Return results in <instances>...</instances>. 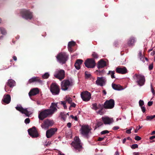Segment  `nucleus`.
I'll list each match as a JSON object with an SVG mask.
<instances>
[{"instance_id": "nucleus-1", "label": "nucleus", "mask_w": 155, "mask_h": 155, "mask_svg": "<svg viewBox=\"0 0 155 155\" xmlns=\"http://www.w3.org/2000/svg\"><path fill=\"white\" fill-rule=\"evenodd\" d=\"M71 145L73 147V149L76 152H81L83 149L80 140L78 137H74V141L72 142Z\"/></svg>"}, {"instance_id": "nucleus-2", "label": "nucleus", "mask_w": 155, "mask_h": 155, "mask_svg": "<svg viewBox=\"0 0 155 155\" xmlns=\"http://www.w3.org/2000/svg\"><path fill=\"white\" fill-rule=\"evenodd\" d=\"M133 78L138 85L141 86L144 84L145 79L143 75L136 74L134 75Z\"/></svg>"}, {"instance_id": "nucleus-3", "label": "nucleus", "mask_w": 155, "mask_h": 155, "mask_svg": "<svg viewBox=\"0 0 155 155\" xmlns=\"http://www.w3.org/2000/svg\"><path fill=\"white\" fill-rule=\"evenodd\" d=\"M56 58L60 63L64 64L68 59V56L65 52H61L58 54Z\"/></svg>"}, {"instance_id": "nucleus-4", "label": "nucleus", "mask_w": 155, "mask_h": 155, "mask_svg": "<svg viewBox=\"0 0 155 155\" xmlns=\"http://www.w3.org/2000/svg\"><path fill=\"white\" fill-rule=\"evenodd\" d=\"M51 116L49 110L47 109H45L40 112L38 114V117L40 120H42L45 118Z\"/></svg>"}, {"instance_id": "nucleus-5", "label": "nucleus", "mask_w": 155, "mask_h": 155, "mask_svg": "<svg viewBox=\"0 0 155 155\" xmlns=\"http://www.w3.org/2000/svg\"><path fill=\"white\" fill-rule=\"evenodd\" d=\"M91 128L88 125H83L80 130L81 134L87 137H88V134L91 132Z\"/></svg>"}, {"instance_id": "nucleus-6", "label": "nucleus", "mask_w": 155, "mask_h": 155, "mask_svg": "<svg viewBox=\"0 0 155 155\" xmlns=\"http://www.w3.org/2000/svg\"><path fill=\"white\" fill-rule=\"evenodd\" d=\"M20 13L22 17L26 19L31 20L33 18L32 13L29 10H23Z\"/></svg>"}, {"instance_id": "nucleus-7", "label": "nucleus", "mask_w": 155, "mask_h": 155, "mask_svg": "<svg viewBox=\"0 0 155 155\" xmlns=\"http://www.w3.org/2000/svg\"><path fill=\"white\" fill-rule=\"evenodd\" d=\"M54 76L60 80L64 79L65 77V71L62 69H57L54 74Z\"/></svg>"}, {"instance_id": "nucleus-8", "label": "nucleus", "mask_w": 155, "mask_h": 155, "mask_svg": "<svg viewBox=\"0 0 155 155\" xmlns=\"http://www.w3.org/2000/svg\"><path fill=\"white\" fill-rule=\"evenodd\" d=\"M72 85V82L71 81H70L68 80H64L61 82V89L62 90L65 91Z\"/></svg>"}, {"instance_id": "nucleus-9", "label": "nucleus", "mask_w": 155, "mask_h": 155, "mask_svg": "<svg viewBox=\"0 0 155 155\" xmlns=\"http://www.w3.org/2000/svg\"><path fill=\"white\" fill-rule=\"evenodd\" d=\"M50 91L54 95H58L60 92L59 86L55 83H52L50 86Z\"/></svg>"}, {"instance_id": "nucleus-10", "label": "nucleus", "mask_w": 155, "mask_h": 155, "mask_svg": "<svg viewBox=\"0 0 155 155\" xmlns=\"http://www.w3.org/2000/svg\"><path fill=\"white\" fill-rule=\"evenodd\" d=\"M114 101L111 99L106 101L103 104V107L105 109H111L114 107Z\"/></svg>"}, {"instance_id": "nucleus-11", "label": "nucleus", "mask_w": 155, "mask_h": 155, "mask_svg": "<svg viewBox=\"0 0 155 155\" xmlns=\"http://www.w3.org/2000/svg\"><path fill=\"white\" fill-rule=\"evenodd\" d=\"M81 97L82 100L84 101H89L91 98V94L88 91H83L81 93Z\"/></svg>"}, {"instance_id": "nucleus-12", "label": "nucleus", "mask_w": 155, "mask_h": 155, "mask_svg": "<svg viewBox=\"0 0 155 155\" xmlns=\"http://www.w3.org/2000/svg\"><path fill=\"white\" fill-rule=\"evenodd\" d=\"M84 64L88 68H93L95 66L96 63L94 59L88 58L85 61Z\"/></svg>"}, {"instance_id": "nucleus-13", "label": "nucleus", "mask_w": 155, "mask_h": 155, "mask_svg": "<svg viewBox=\"0 0 155 155\" xmlns=\"http://www.w3.org/2000/svg\"><path fill=\"white\" fill-rule=\"evenodd\" d=\"M15 108L17 110L20 112L22 114H25L27 116H29L31 114L30 111H28V108L24 109L20 105H18L15 107Z\"/></svg>"}, {"instance_id": "nucleus-14", "label": "nucleus", "mask_w": 155, "mask_h": 155, "mask_svg": "<svg viewBox=\"0 0 155 155\" xmlns=\"http://www.w3.org/2000/svg\"><path fill=\"white\" fill-rule=\"evenodd\" d=\"M54 122L52 120L47 119L44 121L43 123L41 124V126L42 128L47 129L49 127L52 126Z\"/></svg>"}, {"instance_id": "nucleus-15", "label": "nucleus", "mask_w": 155, "mask_h": 155, "mask_svg": "<svg viewBox=\"0 0 155 155\" xmlns=\"http://www.w3.org/2000/svg\"><path fill=\"white\" fill-rule=\"evenodd\" d=\"M28 133L29 135L32 138L37 137L38 136V134L35 127L28 130Z\"/></svg>"}, {"instance_id": "nucleus-16", "label": "nucleus", "mask_w": 155, "mask_h": 155, "mask_svg": "<svg viewBox=\"0 0 155 155\" xmlns=\"http://www.w3.org/2000/svg\"><path fill=\"white\" fill-rule=\"evenodd\" d=\"M57 129L56 128H51L46 132V135L47 138H50L57 132Z\"/></svg>"}, {"instance_id": "nucleus-17", "label": "nucleus", "mask_w": 155, "mask_h": 155, "mask_svg": "<svg viewBox=\"0 0 155 155\" xmlns=\"http://www.w3.org/2000/svg\"><path fill=\"white\" fill-rule=\"evenodd\" d=\"M116 71L117 73L121 74H124L127 72V70L126 68L123 66L117 67Z\"/></svg>"}, {"instance_id": "nucleus-18", "label": "nucleus", "mask_w": 155, "mask_h": 155, "mask_svg": "<svg viewBox=\"0 0 155 155\" xmlns=\"http://www.w3.org/2000/svg\"><path fill=\"white\" fill-rule=\"evenodd\" d=\"M106 81V78L104 77H97L96 81V84L97 85L102 86Z\"/></svg>"}, {"instance_id": "nucleus-19", "label": "nucleus", "mask_w": 155, "mask_h": 155, "mask_svg": "<svg viewBox=\"0 0 155 155\" xmlns=\"http://www.w3.org/2000/svg\"><path fill=\"white\" fill-rule=\"evenodd\" d=\"M102 120L105 124H110L113 122V119L108 117H104L101 118Z\"/></svg>"}, {"instance_id": "nucleus-20", "label": "nucleus", "mask_w": 155, "mask_h": 155, "mask_svg": "<svg viewBox=\"0 0 155 155\" xmlns=\"http://www.w3.org/2000/svg\"><path fill=\"white\" fill-rule=\"evenodd\" d=\"M57 106V103H52L50 107V109H47L49 110L51 115L55 111L57 110V109L56 108Z\"/></svg>"}, {"instance_id": "nucleus-21", "label": "nucleus", "mask_w": 155, "mask_h": 155, "mask_svg": "<svg viewBox=\"0 0 155 155\" xmlns=\"http://www.w3.org/2000/svg\"><path fill=\"white\" fill-rule=\"evenodd\" d=\"M39 90L38 88H35L31 89L28 93L29 96L30 97L33 96L39 93Z\"/></svg>"}, {"instance_id": "nucleus-22", "label": "nucleus", "mask_w": 155, "mask_h": 155, "mask_svg": "<svg viewBox=\"0 0 155 155\" xmlns=\"http://www.w3.org/2000/svg\"><path fill=\"white\" fill-rule=\"evenodd\" d=\"M11 100V97L9 94L4 95L2 100V101L6 104H8Z\"/></svg>"}, {"instance_id": "nucleus-23", "label": "nucleus", "mask_w": 155, "mask_h": 155, "mask_svg": "<svg viewBox=\"0 0 155 155\" xmlns=\"http://www.w3.org/2000/svg\"><path fill=\"white\" fill-rule=\"evenodd\" d=\"M35 82L41 83L42 81L38 77H33L29 80L28 83L31 84Z\"/></svg>"}, {"instance_id": "nucleus-24", "label": "nucleus", "mask_w": 155, "mask_h": 155, "mask_svg": "<svg viewBox=\"0 0 155 155\" xmlns=\"http://www.w3.org/2000/svg\"><path fill=\"white\" fill-rule=\"evenodd\" d=\"M135 42V38L134 37H131L129 39L127 44L129 46H133Z\"/></svg>"}, {"instance_id": "nucleus-25", "label": "nucleus", "mask_w": 155, "mask_h": 155, "mask_svg": "<svg viewBox=\"0 0 155 155\" xmlns=\"http://www.w3.org/2000/svg\"><path fill=\"white\" fill-rule=\"evenodd\" d=\"M83 61L81 59H78L74 64L75 68L77 70H79L81 68L80 66L82 64Z\"/></svg>"}, {"instance_id": "nucleus-26", "label": "nucleus", "mask_w": 155, "mask_h": 155, "mask_svg": "<svg viewBox=\"0 0 155 155\" xmlns=\"http://www.w3.org/2000/svg\"><path fill=\"white\" fill-rule=\"evenodd\" d=\"M15 82L12 79H9L8 80L7 83V85L10 87H12L15 85Z\"/></svg>"}, {"instance_id": "nucleus-27", "label": "nucleus", "mask_w": 155, "mask_h": 155, "mask_svg": "<svg viewBox=\"0 0 155 155\" xmlns=\"http://www.w3.org/2000/svg\"><path fill=\"white\" fill-rule=\"evenodd\" d=\"M112 86L113 89L119 91L123 89V87L119 84H116L113 83Z\"/></svg>"}, {"instance_id": "nucleus-28", "label": "nucleus", "mask_w": 155, "mask_h": 155, "mask_svg": "<svg viewBox=\"0 0 155 155\" xmlns=\"http://www.w3.org/2000/svg\"><path fill=\"white\" fill-rule=\"evenodd\" d=\"M106 66V62L104 61L101 60L98 62L97 67L98 68H102Z\"/></svg>"}, {"instance_id": "nucleus-29", "label": "nucleus", "mask_w": 155, "mask_h": 155, "mask_svg": "<svg viewBox=\"0 0 155 155\" xmlns=\"http://www.w3.org/2000/svg\"><path fill=\"white\" fill-rule=\"evenodd\" d=\"M75 43L73 41H70L68 43V48L69 50H70V48H71L72 46H74Z\"/></svg>"}, {"instance_id": "nucleus-30", "label": "nucleus", "mask_w": 155, "mask_h": 155, "mask_svg": "<svg viewBox=\"0 0 155 155\" xmlns=\"http://www.w3.org/2000/svg\"><path fill=\"white\" fill-rule=\"evenodd\" d=\"M60 117L64 121H65L67 116L66 115L64 114V112H61L60 113Z\"/></svg>"}, {"instance_id": "nucleus-31", "label": "nucleus", "mask_w": 155, "mask_h": 155, "mask_svg": "<svg viewBox=\"0 0 155 155\" xmlns=\"http://www.w3.org/2000/svg\"><path fill=\"white\" fill-rule=\"evenodd\" d=\"M115 71H110L107 73L108 75H110L112 78H114L115 77L114 76Z\"/></svg>"}, {"instance_id": "nucleus-32", "label": "nucleus", "mask_w": 155, "mask_h": 155, "mask_svg": "<svg viewBox=\"0 0 155 155\" xmlns=\"http://www.w3.org/2000/svg\"><path fill=\"white\" fill-rule=\"evenodd\" d=\"M65 101H66V102H67L69 104L71 103V102L72 101V99L69 97L66 96L65 98Z\"/></svg>"}, {"instance_id": "nucleus-33", "label": "nucleus", "mask_w": 155, "mask_h": 155, "mask_svg": "<svg viewBox=\"0 0 155 155\" xmlns=\"http://www.w3.org/2000/svg\"><path fill=\"white\" fill-rule=\"evenodd\" d=\"M0 31L1 32V33L3 35H6L7 33L5 29V28H4L3 27H0Z\"/></svg>"}, {"instance_id": "nucleus-34", "label": "nucleus", "mask_w": 155, "mask_h": 155, "mask_svg": "<svg viewBox=\"0 0 155 155\" xmlns=\"http://www.w3.org/2000/svg\"><path fill=\"white\" fill-rule=\"evenodd\" d=\"M49 76V74L48 73H45L42 76V77L43 79H46L48 78Z\"/></svg>"}, {"instance_id": "nucleus-35", "label": "nucleus", "mask_w": 155, "mask_h": 155, "mask_svg": "<svg viewBox=\"0 0 155 155\" xmlns=\"http://www.w3.org/2000/svg\"><path fill=\"white\" fill-rule=\"evenodd\" d=\"M92 109L95 110H97V105L96 103L93 104H92Z\"/></svg>"}, {"instance_id": "nucleus-36", "label": "nucleus", "mask_w": 155, "mask_h": 155, "mask_svg": "<svg viewBox=\"0 0 155 155\" xmlns=\"http://www.w3.org/2000/svg\"><path fill=\"white\" fill-rule=\"evenodd\" d=\"M85 74L86 78H89L91 76V74L87 71L85 72Z\"/></svg>"}, {"instance_id": "nucleus-37", "label": "nucleus", "mask_w": 155, "mask_h": 155, "mask_svg": "<svg viewBox=\"0 0 155 155\" xmlns=\"http://www.w3.org/2000/svg\"><path fill=\"white\" fill-rule=\"evenodd\" d=\"M103 109H100L97 112V113L101 115H103L104 113V112L103 110Z\"/></svg>"}, {"instance_id": "nucleus-38", "label": "nucleus", "mask_w": 155, "mask_h": 155, "mask_svg": "<svg viewBox=\"0 0 155 155\" xmlns=\"http://www.w3.org/2000/svg\"><path fill=\"white\" fill-rule=\"evenodd\" d=\"M66 101H61L60 104L61 105H62L64 107V109H67V106L66 105Z\"/></svg>"}, {"instance_id": "nucleus-39", "label": "nucleus", "mask_w": 155, "mask_h": 155, "mask_svg": "<svg viewBox=\"0 0 155 155\" xmlns=\"http://www.w3.org/2000/svg\"><path fill=\"white\" fill-rule=\"evenodd\" d=\"M92 56V57L95 58H97L98 57V54L96 52H94L93 53Z\"/></svg>"}, {"instance_id": "nucleus-40", "label": "nucleus", "mask_w": 155, "mask_h": 155, "mask_svg": "<svg viewBox=\"0 0 155 155\" xmlns=\"http://www.w3.org/2000/svg\"><path fill=\"white\" fill-rule=\"evenodd\" d=\"M131 147L132 149H134L138 148V145L137 144H133L131 145Z\"/></svg>"}, {"instance_id": "nucleus-41", "label": "nucleus", "mask_w": 155, "mask_h": 155, "mask_svg": "<svg viewBox=\"0 0 155 155\" xmlns=\"http://www.w3.org/2000/svg\"><path fill=\"white\" fill-rule=\"evenodd\" d=\"M104 107L103 105L102 104H99L97 105V109H103Z\"/></svg>"}, {"instance_id": "nucleus-42", "label": "nucleus", "mask_w": 155, "mask_h": 155, "mask_svg": "<svg viewBox=\"0 0 155 155\" xmlns=\"http://www.w3.org/2000/svg\"><path fill=\"white\" fill-rule=\"evenodd\" d=\"M132 127H131L130 128L126 130V133L128 134H130L131 133V130H132Z\"/></svg>"}, {"instance_id": "nucleus-43", "label": "nucleus", "mask_w": 155, "mask_h": 155, "mask_svg": "<svg viewBox=\"0 0 155 155\" xmlns=\"http://www.w3.org/2000/svg\"><path fill=\"white\" fill-rule=\"evenodd\" d=\"M144 102L143 101L141 100H140L139 101V105L141 107V106H143V105H144Z\"/></svg>"}, {"instance_id": "nucleus-44", "label": "nucleus", "mask_w": 155, "mask_h": 155, "mask_svg": "<svg viewBox=\"0 0 155 155\" xmlns=\"http://www.w3.org/2000/svg\"><path fill=\"white\" fill-rule=\"evenodd\" d=\"M109 133V131L107 130H104L101 131V134H106L108 133Z\"/></svg>"}, {"instance_id": "nucleus-45", "label": "nucleus", "mask_w": 155, "mask_h": 155, "mask_svg": "<svg viewBox=\"0 0 155 155\" xmlns=\"http://www.w3.org/2000/svg\"><path fill=\"white\" fill-rule=\"evenodd\" d=\"M30 122V120L29 118H26L25 120V123L27 124H29Z\"/></svg>"}, {"instance_id": "nucleus-46", "label": "nucleus", "mask_w": 155, "mask_h": 155, "mask_svg": "<svg viewBox=\"0 0 155 155\" xmlns=\"http://www.w3.org/2000/svg\"><path fill=\"white\" fill-rule=\"evenodd\" d=\"M138 58L140 59H142V54L141 51H139L138 55Z\"/></svg>"}, {"instance_id": "nucleus-47", "label": "nucleus", "mask_w": 155, "mask_h": 155, "mask_svg": "<svg viewBox=\"0 0 155 155\" xmlns=\"http://www.w3.org/2000/svg\"><path fill=\"white\" fill-rule=\"evenodd\" d=\"M153 119L152 115L148 116L147 117V120H150Z\"/></svg>"}, {"instance_id": "nucleus-48", "label": "nucleus", "mask_w": 155, "mask_h": 155, "mask_svg": "<svg viewBox=\"0 0 155 155\" xmlns=\"http://www.w3.org/2000/svg\"><path fill=\"white\" fill-rule=\"evenodd\" d=\"M153 68V64H151L149 66V69L150 70H152Z\"/></svg>"}, {"instance_id": "nucleus-49", "label": "nucleus", "mask_w": 155, "mask_h": 155, "mask_svg": "<svg viewBox=\"0 0 155 155\" xmlns=\"http://www.w3.org/2000/svg\"><path fill=\"white\" fill-rule=\"evenodd\" d=\"M102 125L103 123L101 121L98 122L97 123V127H98Z\"/></svg>"}, {"instance_id": "nucleus-50", "label": "nucleus", "mask_w": 155, "mask_h": 155, "mask_svg": "<svg viewBox=\"0 0 155 155\" xmlns=\"http://www.w3.org/2000/svg\"><path fill=\"white\" fill-rule=\"evenodd\" d=\"M134 139L138 141L141 139V138L138 136H136L135 137Z\"/></svg>"}, {"instance_id": "nucleus-51", "label": "nucleus", "mask_w": 155, "mask_h": 155, "mask_svg": "<svg viewBox=\"0 0 155 155\" xmlns=\"http://www.w3.org/2000/svg\"><path fill=\"white\" fill-rule=\"evenodd\" d=\"M150 86H151V92H152V93H153V94L154 95H155V92L154 91V89L153 88L152 84H151Z\"/></svg>"}, {"instance_id": "nucleus-52", "label": "nucleus", "mask_w": 155, "mask_h": 155, "mask_svg": "<svg viewBox=\"0 0 155 155\" xmlns=\"http://www.w3.org/2000/svg\"><path fill=\"white\" fill-rule=\"evenodd\" d=\"M142 127L140 126H139V128H138V127H137L136 129L134 130V132L135 133H136L137 132L138 130H139Z\"/></svg>"}, {"instance_id": "nucleus-53", "label": "nucleus", "mask_w": 155, "mask_h": 155, "mask_svg": "<svg viewBox=\"0 0 155 155\" xmlns=\"http://www.w3.org/2000/svg\"><path fill=\"white\" fill-rule=\"evenodd\" d=\"M71 104L70 107H76V104L74 103H72Z\"/></svg>"}, {"instance_id": "nucleus-54", "label": "nucleus", "mask_w": 155, "mask_h": 155, "mask_svg": "<svg viewBox=\"0 0 155 155\" xmlns=\"http://www.w3.org/2000/svg\"><path fill=\"white\" fill-rule=\"evenodd\" d=\"M143 113L145 112L146 111V108L144 106H141V107Z\"/></svg>"}, {"instance_id": "nucleus-55", "label": "nucleus", "mask_w": 155, "mask_h": 155, "mask_svg": "<svg viewBox=\"0 0 155 155\" xmlns=\"http://www.w3.org/2000/svg\"><path fill=\"white\" fill-rule=\"evenodd\" d=\"M119 128V127L118 126H114L113 128V130H117Z\"/></svg>"}, {"instance_id": "nucleus-56", "label": "nucleus", "mask_w": 155, "mask_h": 155, "mask_svg": "<svg viewBox=\"0 0 155 155\" xmlns=\"http://www.w3.org/2000/svg\"><path fill=\"white\" fill-rule=\"evenodd\" d=\"M153 101H149L148 103V105L149 106H151L153 104Z\"/></svg>"}, {"instance_id": "nucleus-57", "label": "nucleus", "mask_w": 155, "mask_h": 155, "mask_svg": "<svg viewBox=\"0 0 155 155\" xmlns=\"http://www.w3.org/2000/svg\"><path fill=\"white\" fill-rule=\"evenodd\" d=\"M71 123L70 122L68 123L67 124V126L69 128H70L71 127Z\"/></svg>"}, {"instance_id": "nucleus-58", "label": "nucleus", "mask_w": 155, "mask_h": 155, "mask_svg": "<svg viewBox=\"0 0 155 155\" xmlns=\"http://www.w3.org/2000/svg\"><path fill=\"white\" fill-rule=\"evenodd\" d=\"M104 139V138L99 137L98 138V140L99 141H102V140H103Z\"/></svg>"}, {"instance_id": "nucleus-59", "label": "nucleus", "mask_w": 155, "mask_h": 155, "mask_svg": "<svg viewBox=\"0 0 155 155\" xmlns=\"http://www.w3.org/2000/svg\"><path fill=\"white\" fill-rule=\"evenodd\" d=\"M115 155H119V153L118 150H117L115 153Z\"/></svg>"}, {"instance_id": "nucleus-60", "label": "nucleus", "mask_w": 155, "mask_h": 155, "mask_svg": "<svg viewBox=\"0 0 155 155\" xmlns=\"http://www.w3.org/2000/svg\"><path fill=\"white\" fill-rule=\"evenodd\" d=\"M134 155H140V153L139 152H134L133 153Z\"/></svg>"}, {"instance_id": "nucleus-61", "label": "nucleus", "mask_w": 155, "mask_h": 155, "mask_svg": "<svg viewBox=\"0 0 155 155\" xmlns=\"http://www.w3.org/2000/svg\"><path fill=\"white\" fill-rule=\"evenodd\" d=\"M155 138V136H152L150 137V140H152Z\"/></svg>"}, {"instance_id": "nucleus-62", "label": "nucleus", "mask_w": 155, "mask_h": 155, "mask_svg": "<svg viewBox=\"0 0 155 155\" xmlns=\"http://www.w3.org/2000/svg\"><path fill=\"white\" fill-rule=\"evenodd\" d=\"M13 60L15 61H16L17 60V57L15 56H14L13 57Z\"/></svg>"}, {"instance_id": "nucleus-63", "label": "nucleus", "mask_w": 155, "mask_h": 155, "mask_svg": "<svg viewBox=\"0 0 155 155\" xmlns=\"http://www.w3.org/2000/svg\"><path fill=\"white\" fill-rule=\"evenodd\" d=\"M127 139L126 138H124L123 140V143H124L126 142V140Z\"/></svg>"}, {"instance_id": "nucleus-64", "label": "nucleus", "mask_w": 155, "mask_h": 155, "mask_svg": "<svg viewBox=\"0 0 155 155\" xmlns=\"http://www.w3.org/2000/svg\"><path fill=\"white\" fill-rule=\"evenodd\" d=\"M74 119L75 121H77L78 120V117L77 116L74 117Z\"/></svg>"}]
</instances>
